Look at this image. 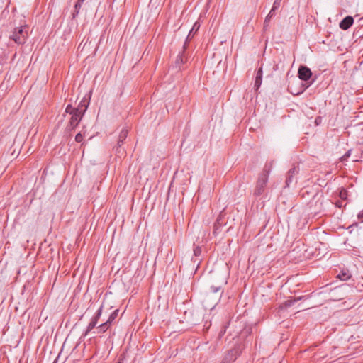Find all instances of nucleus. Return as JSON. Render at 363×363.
Listing matches in <instances>:
<instances>
[{
  "label": "nucleus",
  "mask_w": 363,
  "mask_h": 363,
  "mask_svg": "<svg viewBox=\"0 0 363 363\" xmlns=\"http://www.w3.org/2000/svg\"><path fill=\"white\" fill-rule=\"evenodd\" d=\"M271 168L272 164H266L262 173L259 175L253 191L254 196L258 197L264 192Z\"/></svg>",
  "instance_id": "obj_1"
},
{
  "label": "nucleus",
  "mask_w": 363,
  "mask_h": 363,
  "mask_svg": "<svg viewBox=\"0 0 363 363\" xmlns=\"http://www.w3.org/2000/svg\"><path fill=\"white\" fill-rule=\"evenodd\" d=\"M118 309L114 310L108 316V320L104 322V323L101 324L99 326L96 328V330H98V333H105L112 325L113 321L116 320V318L118 315Z\"/></svg>",
  "instance_id": "obj_2"
},
{
  "label": "nucleus",
  "mask_w": 363,
  "mask_h": 363,
  "mask_svg": "<svg viewBox=\"0 0 363 363\" xmlns=\"http://www.w3.org/2000/svg\"><path fill=\"white\" fill-rule=\"evenodd\" d=\"M26 33L23 31L22 28H18L13 31L11 38L18 44H23L26 41Z\"/></svg>",
  "instance_id": "obj_3"
},
{
  "label": "nucleus",
  "mask_w": 363,
  "mask_h": 363,
  "mask_svg": "<svg viewBox=\"0 0 363 363\" xmlns=\"http://www.w3.org/2000/svg\"><path fill=\"white\" fill-rule=\"evenodd\" d=\"M299 172L298 167H294L291 169L289 170L287 173V177L286 179V186L285 187H289L290 184L293 182H296V176Z\"/></svg>",
  "instance_id": "obj_4"
},
{
  "label": "nucleus",
  "mask_w": 363,
  "mask_h": 363,
  "mask_svg": "<svg viewBox=\"0 0 363 363\" xmlns=\"http://www.w3.org/2000/svg\"><path fill=\"white\" fill-rule=\"evenodd\" d=\"M298 75L300 79L303 81H308L312 77V72L306 66L301 65L298 68Z\"/></svg>",
  "instance_id": "obj_5"
},
{
  "label": "nucleus",
  "mask_w": 363,
  "mask_h": 363,
  "mask_svg": "<svg viewBox=\"0 0 363 363\" xmlns=\"http://www.w3.org/2000/svg\"><path fill=\"white\" fill-rule=\"evenodd\" d=\"M86 111V106L85 107V108H84L82 111V113H74L72 116L70 120H69V122L71 123V125L72 127H77V125L79 123V122L81 121L84 114L85 113Z\"/></svg>",
  "instance_id": "obj_6"
},
{
  "label": "nucleus",
  "mask_w": 363,
  "mask_h": 363,
  "mask_svg": "<svg viewBox=\"0 0 363 363\" xmlns=\"http://www.w3.org/2000/svg\"><path fill=\"white\" fill-rule=\"evenodd\" d=\"M353 22V18L351 16H347L340 21V28L344 30H346L352 26Z\"/></svg>",
  "instance_id": "obj_7"
},
{
  "label": "nucleus",
  "mask_w": 363,
  "mask_h": 363,
  "mask_svg": "<svg viewBox=\"0 0 363 363\" xmlns=\"http://www.w3.org/2000/svg\"><path fill=\"white\" fill-rule=\"evenodd\" d=\"M186 42H185L184 46H183L182 53L179 54V55L177 57V59L175 60V66L177 67L180 68V65L184 64L186 60V57L184 55V50H186Z\"/></svg>",
  "instance_id": "obj_8"
},
{
  "label": "nucleus",
  "mask_w": 363,
  "mask_h": 363,
  "mask_svg": "<svg viewBox=\"0 0 363 363\" xmlns=\"http://www.w3.org/2000/svg\"><path fill=\"white\" fill-rule=\"evenodd\" d=\"M337 277L342 281H347L352 277V273L347 269H343L341 270Z\"/></svg>",
  "instance_id": "obj_9"
},
{
  "label": "nucleus",
  "mask_w": 363,
  "mask_h": 363,
  "mask_svg": "<svg viewBox=\"0 0 363 363\" xmlns=\"http://www.w3.org/2000/svg\"><path fill=\"white\" fill-rule=\"evenodd\" d=\"M262 70L260 68L257 71V76L255 77V89L256 90H257L260 87V86L262 84Z\"/></svg>",
  "instance_id": "obj_10"
},
{
  "label": "nucleus",
  "mask_w": 363,
  "mask_h": 363,
  "mask_svg": "<svg viewBox=\"0 0 363 363\" xmlns=\"http://www.w3.org/2000/svg\"><path fill=\"white\" fill-rule=\"evenodd\" d=\"M97 323H98V319H96L95 316H93L89 324L87 326L86 330L84 333V335L86 336L89 334V333L96 327Z\"/></svg>",
  "instance_id": "obj_11"
},
{
  "label": "nucleus",
  "mask_w": 363,
  "mask_h": 363,
  "mask_svg": "<svg viewBox=\"0 0 363 363\" xmlns=\"http://www.w3.org/2000/svg\"><path fill=\"white\" fill-rule=\"evenodd\" d=\"M82 110L83 109H82L81 108H74L72 106V105L69 104L65 108V113L72 116L74 113H82Z\"/></svg>",
  "instance_id": "obj_12"
},
{
  "label": "nucleus",
  "mask_w": 363,
  "mask_h": 363,
  "mask_svg": "<svg viewBox=\"0 0 363 363\" xmlns=\"http://www.w3.org/2000/svg\"><path fill=\"white\" fill-rule=\"evenodd\" d=\"M210 292L211 294H218V295L216 296V298L218 300L221 297V295L223 293V290L221 286H212L210 288Z\"/></svg>",
  "instance_id": "obj_13"
},
{
  "label": "nucleus",
  "mask_w": 363,
  "mask_h": 363,
  "mask_svg": "<svg viewBox=\"0 0 363 363\" xmlns=\"http://www.w3.org/2000/svg\"><path fill=\"white\" fill-rule=\"evenodd\" d=\"M303 297V296H299V297H297V298H290V299H288L287 301H286L284 303V306L285 308H289V307H291L296 302L301 300Z\"/></svg>",
  "instance_id": "obj_14"
},
{
  "label": "nucleus",
  "mask_w": 363,
  "mask_h": 363,
  "mask_svg": "<svg viewBox=\"0 0 363 363\" xmlns=\"http://www.w3.org/2000/svg\"><path fill=\"white\" fill-rule=\"evenodd\" d=\"M274 12L275 11H272V9H271L269 13H268V15L266 16L264 22V30H266L267 29V28L269 26V21H270L271 18H272V16L274 15Z\"/></svg>",
  "instance_id": "obj_15"
},
{
  "label": "nucleus",
  "mask_w": 363,
  "mask_h": 363,
  "mask_svg": "<svg viewBox=\"0 0 363 363\" xmlns=\"http://www.w3.org/2000/svg\"><path fill=\"white\" fill-rule=\"evenodd\" d=\"M128 130L127 128H123L119 133L118 140L120 142H124L128 136Z\"/></svg>",
  "instance_id": "obj_16"
},
{
  "label": "nucleus",
  "mask_w": 363,
  "mask_h": 363,
  "mask_svg": "<svg viewBox=\"0 0 363 363\" xmlns=\"http://www.w3.org/2000/svg\"><path fill=\"white\" fill-rule=\"evenodd\" d=\"M83 1H80L79 0H77V2L74 5V11L72 13L73 18H75V16L79 13V10L82 7Z\"/></svg>",
  "instance_id": "obj_17"
},
{
  "label": "nucleus",
  "mask_w": 363,
  "mask_h": 363,
  "mask_svg": "<svg viewBox=\"0 0 363 363\" xmlns=\"http://www.w3.org/2000/svg\"><path fill=\"white\" fill-rule=\"evenodd\" d=\"M200 27V25L198 23H195L191 28V30L189 31V35L187 36L186 42L187 43L188 39L194 34V32H196Z\"/></svg>",
  "instance_id": "obj_18"
},
{
  "label": "nucleus",
  "mask_w": 363,
  "mask_h": 363,
  "mask_svg": "<svg viewBox=\"0 0 363 363\" xmlns=\"http://www.w3.org/2000/svg\"><path fill=\"white\" fill-rule=\"evenodd\" d=\"M114 150H115L116 154L118 157L124 156L125 154V149L123 147H122L116 146L114 147Z\"/></svg>",
  "instance_id": "obj_19"
},
{
  "label": "nucleus",
  "mask_w": 363,
  "mask_h": 363,
  "mask_svg": "<svg viewBox=\"0 0 363 363\" xmlns=\"http://www.w3.org/2000/svg\"><path fill=\"white\" fill-rule=\"evenodd\" d=\"M104 307V304L103 303L100 308L97 310V311L96 312V314L94 315V316L96 317V319H99L101 314H102V310Z\"/></svg>",
  "instance_id": "obj_20"
},
{
  "label": "nucleus",
  "mask_w": 363,
  "mask_h": 363,
  "mask_svg": "<svg viewBox=\"0 0 363 363\" xmlns=\"http://www.w3.org/2000/svg\"><path fill=\"white\" fill-rule=\"evenodd\" d=\"M281 1V0H275L274 1L272 8V11H275L277 9H279V7L280 6Z\"/></svg>",
  "instance_id": "obj_21"
},
{
  "label": "nucleus",
  "mask_w": 363,
  "mask_h": 363,
  "mask_svg": "<svg viewBox=\"0 0 363 363\" xmlns=\"http://www.w3.org/2000/svg\"><path fill=\"white\" fill-rule=\"evenodd\" d=\"M88 104L89 103H87L85 99H82L77 108H81L82 109H84L86 106V108L88 107Z\"/></svg>",
  "instance_id": "obj_22"
},
{
  "label": "nucleus",
  "mask_w": 363,
  "mask_h": 363,
  "mask_svg": "<svg viewBox=\"0 0 363 363\" xmlns=\"http://www.w3.org/2000/svg\"><path fill=\"white\" fill-rule=\"evenodd\" d=\"M351 150H349L340 159L342 162L347 161V160L350 157Z\"/></svg>",
  "instance_id": "obj_23"
},
{
  "label": "nucleus",
  "mask_w": 363,
  "mask_h": 363,
  "mask_svg": "<svg viewBox=\"0 0 363 363\" xmlns=\"http://www.w3.org/2000/svg\"><path fill=\"white\" fill-rule=\"evenodd\" d=\"M235 353H236V351H234V350H231L229 353H228V355H231L232 357H230V359H229V361H235L236 359V355H235Z\"/></svg>",
  "instance_id": "obj_24"
},
{
  "label": "nucleus",
  "mask_w": 363,
  "mask_h": 363,
  "mask_svg": "<svg viewBox=\"0 0 363 363\" xmlns=\"http://www.w3.org/2000/svg\"><path fill=\"white\" fill-rule=\"evenodd\" d=\"M75 140L77 143H81L83 140V135L79 133L75 136Z\"/></svg>",
  "instance_id": "obj_25"
},
{
  "label": "nucleus",
  "mask_w": 363,
  "mask_h": 363,
  "mask_svg": "<svg viewBox=\"0 0 363 363\" xmlns=\"http://www.w3.org/2000/svg\"><path fill=\"white\" fill-rule=\"evenodd\" d=\"M201 252V249L199 247H196L194 250V253L195 256H199Z\"/></svg>",
  "instance_id": "obj_26"
},
{
  "label": "nucleus",
  "mask_w": 363,
  "mask_h": 363,
  "mask_svg": "<svg viewBox=\"0 0 363 363\" xmlns=\"http://www.w3.org/2000/svg\"><path fill=\"white\" fill-rule=\"evenodd\" d=\"M76 127H72L71 125V123L69 122V124L67 125V126L66 127V129L65 130L67 132H71Z\"/></svg>",
  "instance_id": "obj_27"
},
{
  "label": "nucleus",
  "mask_w": 363,
  "mask_h": 363,
  "mask_svg": "<svg viewBox=\"0 0 363 363\" xmlns=\"http://www.w3.org/2000/svg\"><path fill=\"white\" fill-rule=\"evenodd\" d=\"M345 195H346V191H342L340 192V197H341L342 199H345Z\"/></svg>",
  "instance_id": "obj_28"
},
{
  "label": "nucleus",
  "mask_w": 363,
  "mask_h": 363,
  "mask_svg": "<svg viewBox=\"0 0 363 363\" xmlns=\"http://www.w3.org/2000/svg\"><path fill=\"white\" fill-rule=\"evenodd\" d=\"M359 150L363 153V138L361 143L359 144Z\"/></svg>",
  "instance_id": "obj_29"
},
{
  "label": "nucleus",
  "mask_w": 363,
  "mask_h": 363,
  "mask_svg": "<svg viewBox=\"0 0 363 363\" xmlns=\"http://www.w3.org/2000/svg\"><path fill=\"white\" fill-rule=\"evenodd\" d=\"M124 142H120V140L118 139V141H117V145L116 146H118V147H122V145H123Z\"/></svg>",
  "instance_id": "obj_30"
},
{
  "label": "nucleus",
  "mask_w": 363,
  "mask_h": 363,
  "mask_svg": "<svg viewBox=\"0 0 363 363\" xmlns=\"http://www.w3.org/2000/svg\"><path fill=\"white\" fill-rule=\"evenodd\" d=\"M118 363H123V358L120 357Z\"/></svg>",
  "instance_id": "obj_31"
},
{
  "label": "nucleus",
  "mask_w": 363,
  "mask_h": 363,
  "mask_svg": "<svg viewBox=\"0 0 363 363\" xmlns=\"http://www.w3.org/2000/svg\"><path fill=\"white\" fill-rule=\"evenodd\" d=\"M315 123L318 124L319 123V121H318V118L315 119Z\"/></svg>",
  "instance_id": "obj_32"
},
{
  "label": "nucleus",
  "mask_w": 363,
  "mask_h": 363,
  "mask_svg": "<svg viewBox=\"0 0 363 363\" xmlns=\"http://www.w3.org/2000/svg\"><path fill=\"white\" fill-rule=\"evenodd\" d=\"M315 123L318 124L319 123V121H318V118L315 119Z\"/></svg>",
  "instance_id": "obj_33"
},
{
  "label": "nucleus",
  "mask_w": 363,
  "mask_h": 363,
  "mask_svg": "<svg viewBox=\"0 0 363 363\" xmlns=\"http://www.w3.org/2000/svg\"><path fill=\"white\" fill-rule=\"evenodd\" d=\"M79 1H83V2H84V0H79Z\"/></svg>",
  "instance_id": "obj_34"
}]
</instances>
